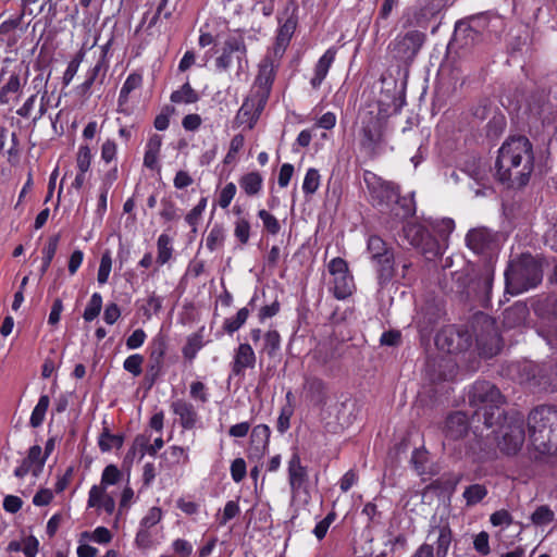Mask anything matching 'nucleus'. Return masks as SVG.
<instances>
[{"label": "nucleus", "mask_w": 557, "mask_h": 557, "mask_svg": "<svg viewBox=\"0 0 557 557\" xmlns=\"http://www.w3.org/2000/svg\"><path fill=\"white\" fill-rule=\"evenodd\" d=\"M533 149L522 135L509 137L499 148L495 162L496 176L510 187L525 186L533 171Z\"/></svg>", "instance_id": "f257e3e1"}, {"label": "nucleus", "mask_w": 557, "mask_h": 557, "mask_svg": "<svg viewBox=\"0 0 557 557\" xmlns=\"http://www.w3.org/2000/svg\"><path fill=\"white\" fill-rule=\"evenodd\" d=\"M368 188L371 201L381 212L389 213L396 219L404 220L416 213L413 193L407 196L400 195L397 184L381 178L369 183Z\"/></svg>", "instance_id": "f03ea898"}, {"label": "nucleus", "mask_w": 557, "mask_h": 557, "mask_svg": "<svg viewBox=\"0 0 557 557\" xmlns=\"http://www.w3.org/2000/svg\"><path fill=\"white\" fill-rule=\"evenodd\" d=\"M529 438L540 454L557 453V407L542 405L528 417Z\"/></svg>", "instance_id": "7ed1b4c3"}, {"label": "nucleus", "mask_w": 557, "mask_h": 557, "mask_svg": "<svg viewBox=\"0 0 557 557\" xmlns=\"http://www.w3.org/2000/svg\"><path fill=\"white\" fill-rule=\"evenodd\" d=\"M274 79L272 61L265 59L260 66L257 76L258 86H255L236 114V122L239 125H247L249 129L253 128L261 112L263 111L269 94L270 86Z\"/></svg>", "instance_id": "20e7f679"}, {"label": "nucleus", "mask_w": 557, "mask_h": 557, "mask_svg": "<svg viewBox=\"0 0 557 557\" xmlns=\"http://www.w3.org/2000/svg\"><path fill=\"white\" fill-rule=\"evenodd\" d=\"M454 281L457 293L465 300L478 301L483 307L488 306L494 281V270L491 264L485 263L480 268L455 272Z\"/></svg>", "instance_id": "39448f33"}, {"label": "nucleus", "mask_w": 557, "mask_h": 557, "mask_svg": "<svg viewBox=\"0 0 557 557\" xmlns=\"http://www.w3.org/2000/svg\"><path fill=\"white\" fill-rule=\"evenodd\" d=\"M469 403L472 407L476 408L474 418L478 421L483 419L486 428L496 425L504 414L500 408L504 404V397L499 389L491 382H475L469 393Z\"/></svg>", "instance_id": "423d86ee"}, {"label": "nucleus", "mask_w": 557, "mask_h": 557, "mask_svg": "<svg viewBox=\"0 0 557 557\" xmlns=\"http://www.w3.org/2000/svg\"><path fill=\"white\" fill-rule=\"evenodd\" d=\"M542 278L541 263L530 253H522L505 271L506 292L511 295L521 294L537 286Z\"/></svg>", "instance_id": "0eeeda50"}, {"label": "nucleus", "mask_w": 557, "mask_h": 557, "mask_svg": "<svg viewBox=\"0 0 557 557\" xmlns=\"http://www.w3.org/2000/svg\"><path fill=\"white\" fill-rule=\"evenodd\" d=\"M367 250L375 270L377 285L383 289L395 276L394 248L380 236L371 235L367 242Z\"/></svg>", "instance_id": "6e6552de"}, {"label": "nucleus", "mask_w": 557, "mask_h": 557, "mask_svg": "<svg viewBox=\"0 0 557 557\" xmlns=\"http://www.w3.org/2000/svg\"><path fill=\"white\" fill-rule=\"evenodd\" d=\"M426 35L423 32L412 29L405 34H398L388 45V51L394 60L404 64H410L422 48Z\"/></svg>", "instance_id": "1a4fd4ad"}, {"label": "nucleus", "mask_w": 557, "mask_h": 557, "mask_svg": "<svg viewBox=\"0 0 557 557\" xmlns=\"http://www.w3.org/2000/svg\"><path fill=\"white\" fill-rule=\"evenodd\" d=\"M360 148L368 154H375L383 143V122L379 114L364 112L358 131Z\"/></svg>", "instance_id": "9d476101"}, {"label": "nucleus", "mask_w": 557, "mask_h": 557, "mask_svg": "<svg viewBox=\"0 0 557 557\" xmlns=\"http://www.w3.org/2000/svg\"><path fill=\"white\" fill-rule=\"evenodd\" d=\"M524 420L517 416L510 418V421L500 426V438L498 441L499 449L507 455H515L520 450L524 443Z\"/></svg>", "instance_id": "9b49d317"}, {"label": "nucleus", "mask_w": 557, "mask_h": 557, "mask_svg": "<svg viewBox=\"0 0 557 557\" xmlns=\"http://www.w3.org/2000/svg\"><path fill=\"white\" fill-rule=\"evenodd\" d=\"M246 53L247 49L243 36L231 35L224 41L221 55L215 59V66L219 71H226L232 64L233 54H235L238 70H243L244 63H247Z\"/></svg>", "instance_id": "f8f14e48"}, {"label": "nucleus", "mask_w": 557, "mask_h": 557, "mask_svg": "<svg viewBox=\"0 0 557 557\" xmlns=\"http://www.w3.org/2000/svg\"><path fill=\"white\" fill-rule=\"evenodd\" d=\"M297 8L293 3H289L285 10L283 11L282 15L285 16V20L283 16H278L277 21L280 24V27L277 29L276 38H275V46H274V54L282 57L285 52L286 48L288 47L290 39L295 33V29L297 27Z\"/></svg>", "instance_id": "ddd939ff"}, {"label": "nucleus", "mask_w": 557, "mask_h": 557, "mask_svg": "<svg viewBox=\"0 0 557 557\" xmlns=\"http://www.w3.org/2000/svg\"><path fill=\"white\" fill-rule=\"evenodd\" d=\"M428 539H433L436 557H447L453 541V533L447 519L432 517Z\"/></svg>", "instance_id": "4468645a"}, {"label": "nucleus", "mask_w": 557, "mask_h": 557, "mask_svg": "<svg viewBox=\"0 0 557 557\" xmlns=\"http://www.w3.org/2000/svg\"><path fill=\"white\" fill-rule=\"evenodd\" d=\"M288 483L294 496L299 495L301 492L308 493L309 474L307 467L302 466L298 453H294L288 460L287 466Z\"/></svg>", "instance_id": "2eb2a0df"}, {"label": "nucleus", "mask_w": 557, "mask_h": 557, "mask_svg": "<svg viewBox=\"0 0 557 557\" xmlns=\"http://www.w3.org/2000/svg\"><path fill=\"white\" fill-rule=\"evenodd\" d=\"M484 325V333L476 335V346L483 357L492 358L500 351L502 338L494 326V321L485 318Z\"/></svg>", "instance_id": "dca6fc26"}, {"label": "nucleus", "mask_w": 557, "mask_h": 557, "mask_svg": "<svg viewBox=\"0 0 557 557\" xmlns=\"http://www.w3.org/2000/svg\"><path fill=\"white\" fill-rule=\"evenodd\" d=\"M271 430L267 424L256 425L250 434L247 456L250 460H260L267 453L270 444Z\"/></svg>", "instance_id": "f3484780"}, {"label": "nucleus", "mask_w": 557, "mask_h": 557, "mask_svg": "<svg viewBox=\"0 0 557 557\" xmlns=\"http://www.w3.org/2000/svg\"><path fill=\"white\" fill-rule=\"evenodd\" d=\"M466 244L474 253H485L494 248L495 235L485 227L473 228L467 233Z\"/></svg>", "instance_id": "a211bd4d"}, {"label": "nucleus", "mask_w": 557, "mask_h": 557, "mask_svg": "<svg viewBox=\"0 0 557 557\" xmlns=\"http://www.w3.org/2000/svg\"><path fill=\"white\" fill-rule=\"evenodd\" d=\"M256 364V354L252 347L247 344H239L235 349L233 361L231 363V372L235 376H243L246 369H252Z\"/></svg>", "instance_id": "6ab92c4d"}, {"label": "nucleus", "mask_w": 557, "mask_h": 557, "mask_svg": "<svg viewBox=\"0 0 557 557\" xmlns=\"http://www.w3.org/2000/svg\"><path fill=\"white\" fill-rule=\"evenodd\" d=\"M171 409L180 419V424L185 430L194 429L198 421L199 414L196 407L186 399H176L172 401Z\"/></svg>", "instance_id": "aec40b11"}, {"label": "nucleus", "mask_w": 557, "mask_h": 557, "mask_svg": "<svg viewBox=\"0 0 557 557\" xmlns=\"http://www.w3.org/2000/svg\"><path fill=\"white\" fill-rule=\"evenodd\" d=\"M414 231L416 236L411 244L421 249L426 259H433L442 255L438 242L433 238L423 227H412L409 232Z\"/></svg>", "instance_id": "412c9836"}, {"label": "nucleus", "mask_w": 557, "mask_h": 557, "mask_svg": "<svg viewBox=\"0 0 557 557\" xmlns=\"http://www.w3.org/2000/svg\"><path fill=\"white\" fill-rule=\"evenodd\" d=\"M337 54L336 47H330L318 60L313 69V76L310 79V85L313 89H319L327 73L335 61Z\"/></svg>", "instance_id": "4be33fe9"}, {"label": "nucleus", "mask_w": 557, "mask_h": 557, "mask_svg": "<svg viewBox=\"0 0 557 557\" xmlns=\"http://www.w3.org/2000/svg\"><path fill=\"white\" fill-rule=\"evenodd\" d=\"M469 429V421L466 413L456 411L450 413L445 421L444 433L449 440L456 441L462 438Z\"/></svg>", "instance_id": "5701e85b"}, {"label": "nucleus", "mask_w": 557, "mask_h": 557, "mask_svg": "<svg viewBox=\"0 0 557 557\" xmlns=\"http://www.w3.org/2000/svg\"><path fill=\"white\" fill-rule=\"evenodd\" d=\"M306 397L314 406H323L326 403V383L317 376H306L304 382Z\"/></svg>", "instance_id": "b1692460"}, {"label": "nucleus", "mask_w": 557, "mask_h": 557, "mask_svg": "<svg viewBox=\"0 0 557 557\" xmlns=\"http://www.w3.org/2000/svg\"><path fill=\"white\" fill-rule=\"evenodd\" d=\"M88 507L103 509L108 515L115 510V500L103 487L91 486L88 494Z\"/></svg>", "instance_id": "393cba45"}, {"label": "nucleus", "mask_w": 557, "mask_h": 557, "mask_svg": "<svg viewBox=\"0 0 557 557\" xmlns=\"http://www.w3.org/2000/svg\"><path fill=\"white\" fill-rule=\"evenodd\" d=\"M23 17L24 13L22 12L0 24V42L5 45L8 48H12L16 45L18 39L16 30L21 26Z\"/></svg>", "instance_id": "a878e982"}, {"label": "nucleus", "mask_w": 557, "mask_h": 557, "mask_svg": "<svg viewBox=\"0 0 557 557\" xmlns=\"http://www.w3.org/2000/svg\"><path fill=\"white\" fill-rule=\"evenodd\" d=\"M354 289L355 283L350 273L334 276L331 290L336 299H346L352 294Z\"/></svg>", "instance_id": "bb28decb"}, {"label": "nucleus", "mask_w": 557, "mask_h": 557, "mask_svg": "<svg viewBox=\"0 0 557 557\" xmlns=\"http://www.w3.org/2000/svg\"><path fill=\"white\" fill-rule=\"evenodd\" d=\"M149 361L164 363V357L168 350V337L162 332H159L150 342L148 346Z\"/></svg>", "instance_id": "cd10ccee"}, {"label": "nucleus", "mask_w": 557, "mask_h": 557, "mask_svg": "<svg viewBox=\"0 0 557 557\" xmlns=\"http://www.w3.org/2000/svg\"><path fill=\"white\" fill-rule=\"evenodd\" d=\"M239 186L247 196L258 195L263 185V177L259 172H249L243 175L239 181Z\"/></svg>", "instance_id": "c85d7f7f"}, {"label": "nucleus", "mask_w": 557, "mask_h": 557, "mask_svg": "<svg viewBox=\"0 0 557 557\" xmlns=\"http://www.w3.org/2000/svg\"><path fill=\"white\" fill-rule=\"evenodd\" d=\"M150 440V435L146 433L136 435L131 448L126 454V459H134L137 457L138 460H141L145 455L148 454V443Z\"/></svg>", "instance_id": "c756f323"}, {"label": "nucleus", "mask_w": 557, "mask_h": 557, "mask_svg": "<svg viewBox=\"0 0 557 557\" xmlns=\"http://www.w3.org/2000/svg\"><path fill=\"white\" fill-rule=\"evenodd\" d=\"M143 84V76L138 73H131L125 79L119 95V106H124L128 101L132 91L138 89Z\"/></svg>", "instance_id": "7c9ffc66"}, {"label": "nucleus", "mask_w": 557, "mask_h": 557, "mask_svg": "<svg viewBox=\"0 0 557 557\" xmlns=\"http://www.w3.org/2000/svg\"><path fill=\"white\" fill-rule=\"evenodd\" d=\"M164 298L157 295L156 292L148 294L145 304L140 307V311L147 320H150L152 315L160 313L163 307Z\"/></svg>", "instance_id": "2f4dec72"}, {"label": "nucleus", "mask_w": 557, "mask_h": 557, "mask_svg": "<svg viewBox=\"0 0 557 557\" xmlns=\"http://www.w3.org/2000/svg\"><path fill=\"white\" fill-rule=\"evenodd\" d=\"M487 488L483 484H471L463 491L462 497L465 498L468 507L475 506L482 502L487 495Z\"/></svg>", "instance_id": "473e14b6"}, {"label": "nucleus", "mask_w": 557, "mask_h": 557, "mask_svg": "<svg viewBox=\"0 0 557 557\" xmlns=\"http://www.w3.org/2000/svg\"><path fill=\"white\" fill-rule=\"evenodd\" d=\"M49 405V396L41 395L30 414L29 424L32 428H39L44 423Z\"/></svg>", "instance_id": "72a5a7b5"}, {"label": "nucleus", "mask_w": 557, "mask_h": 557, "mask_svg": "<svg viewBox=\"0 0 557 557\" xmlns=\"http://www.w3.org/2000/svg\"><path fill=\"white\" fill-rule=\"evenodd\" d=\"M59 242H60V235H53V236L49 237L46 246L44 247L42 263L40 267V275H44L48 271V269L55 256V252L58 250Z\"/></svg>", "instance_id": "f704fd0d"}, {"label": "nucleus", "mask_w": 557, "mask_h": 557, "mask_svg": "<svg viewBox=\"0 0 557 557\" xmlns=\"http://www.w3.org/2000/svg\"><path fill=\"white\" fill-rule=\"evenodd\" d=\"M157 262L160 265L169 262L173 255L172 238L168 234H161L157 239Z\"/></svg>", "instance_id": "c9c22d12"}, {"label": "nucleus", "mask_w": 557, "mask_h": 557, "mask_svg": "<svg viewBox=\"0 0 557 557\" xmlns=\"http://www.w3.org/2000/svg\"><path fill=\"white\" fill-rule=\"evenodd\" d=\"M528 309L524 305L516 304L512 307L505 310L504 323L505 325L512 327L521 324L527 317Z\"/></svg>", "instance_id": "e433bc0d"}, {"label": "nucleus", "mask_w": 557, "mask_h": 557, "mask_svg": "<svg viewBox=\"0 0 557 557\" xmlns=\"http://www.w3.org/2000/svg\"><path fill=\"white\" fill-rule=\"evenodd\" d=\"M203 347V337L200 332L190 334L187 337L186 344L184 345L182 352L183 356L188 360H194L198 351Z\"/></svg>", "instance_id": "4c0bfd02"}, {"label": "nucleus", "mask_w": 557, "mask_h": 557, "mask_svg": "<svg viewBox=\"0 0 557 557\" xmlns=\"http://www.w3.org/2000/svg\"><path fill=\"white\" fill-rule=\"evenodd\" d=\"M171 101L174 103H195L199 96L189 83H185L178 90L171 94Z\"/></svg>", "instance_id": "58836bf2"}, {"label": "nucleus", "mask_w": 557, "mask_h": 557, "mask_svg": "<svg viewBox=\"0 0 557 557\" xmlns=\"http://www.w3.org/2000/svg\"><path fill=\"white\" fill-rule=\"evenodd\" d=\"M123 443L124 436L122 434H111L107 428L103 429L98 440V445L101 451H109L113 447L121 448Z\"/></svg>", "instance_id": "ea45409f"}, {"label": "nucleus", "mask_w": 557, "mask_h": 557, "mask_svg": "<svg viewBox=\"0 0 557 557\" xmlns=\"http://www.w3.org/2000/svg\"><path fill=\"white\" fill-rule=\"evenodd\" d=\"M162 457L169 461L171 466L180 463H188L189 456L186 448L177 445L170 446L163 454Z\"/></svg>", "instance_id": "a19ab883"}, {"label": "nucleus", "mask_w": 557, "mask_h": 557, "mask_svg": "<svg viewBox=\"0 0 557 557\" xmlns=\"http://www.w3.org/2000/svg\"><path fill=\"white\" fill-rule=\"evenodd\" d=\"M555 519V512L548 505L539 506L530 517L532 524L535 527H544L553 522Z\"/></svg>", "instance_id": "79ce46f5"}, {"label": "nucleus", "mask_w": 557, "mask_h": 557, "mask_svg": "<svg viewBox=\"0 0 557 557\" xmlns=\"http://www.w3.org/2000/svg\"><path fill=\"white\" fill-rule=\"evenodd\" d=\"M249 317V310L248 308L244 307L239 309L235 317L227 318L223 322V330L227 334H233L234 332L238 331L247 321Z\"/></svg>", "instance_id": "37998d69"}, {"label": "nucleus", "mask_w": 557, "mask_h": 557, "mask_svg": "<svg viewBox=\"0 0 557 557\" xmlns=\"http://www.w3.org/2000/svg\"><path fill=\"white\" fill-rule=\"evenodd\" d=\"M465 172L481 187L487 186V172L485 166L481 165L480 162L467 163Z\"/></svg>", "instance_id": "c03bdc74"}, {"label": "nucleus", "mask_w": 557, "mask_h": 557, "mask_svg": "<svg viewBox=\"0 0 557 557\" xmlns=\"http://www.w3.org/2000/svg\"><path fill=\"white\" fill-rule=\"evenodd\" d=\"M224 239V227L221 224H214L206 238V247L212 252L223 246Z\"/></svg>", "instance_id": "a18cd8bd"}, {"label": "nucleus", "mask_w": 557, "mask_h": 557, "mask_svg": "<svg viewBox=\"0 0 557 557\" xmlns=\"http://www.w3.org/2000/svg\"><path fill=\"white\" fill-rule=\"evenodd\" d=\"M102 309V296L94 293L84 310L83 318L86 322L94 321Z\"/></svg>", "instance_id": "49530a36"}, {"label": "nucleus", "mask_w": 557, "mask_h": 557, "mask_svg": "<svg viewBox=\"0 0 557 557\" xmlns=\"http://www.w3.org/2000/svg\"><path fill=\"white\" fill-rule=\"evenodd\" d=\"M320 173L317 169L310 168L302 182V191L306 195L314 194L320 186Z\"/></svg>", "instance_id": "de8ad7c7"}, {"label": "nucleus", "mask_w": 557, "mask_h": 557, "mask_svg": "<svg viewBox=\"0 0 557 557\" xmlns=\"http://www.w3.org/2000/svg\"><path fill=\"white\" fill-rule=\"evenodd\" d=\"M111 269H112L111 251L106 250L101 256L98 274H97V281L100 285L108 283Z\"/></svg>", "instance_id": "09e8293b"}, {"label": "nucleus", "mask_w": 557, "mask_h": 557, "mask_svg": "<svg viewBox=\"0 0 557 557\" xmlns=\"http://www.w3.org/2000/svg\"><path fill=\"white\" fill-rule=\"evenodd\" d=\"M281 348V336L277 331L271 330L264 334L263 350L274 357Z\"/></svg>", "instance_id": "8fccbe9b"}, {"label": "nucleus", "mask_w": 557, "mask_h": 557, "mask_svg": "<svg viewBox=\"0 0 557 557\" xmlns=\"http://www.w3.org/2000/svg\"><path fill=\"white\" fill-rule=\"evenodd\" d=\"M454 334L455 333L451 329L442 331L436 336V345L441 349L447 350V352H449V354L455 352L456 350L459 349V346L454 345V341H453Z\"/></svg>", "instance_id": "3c124183"}, {"label": "nucleus", "mask_w": 557, "mask_h": 557, "mask_svg": "<svg viewBox=\"0 0 557 557\" xmlns=\"http://www.w3.org/2000/svg\"><path fill=\"white\" fill-rule=\"evenodd\" d=\"M121 475L122 473L116 466H107L102 471L101 482L100 485H98V487H103L106 490L108 485L116 484L121 479Z\"/></svg>", "instance_id": "603ef678"}, {"label": "nucleus", "mask_w": 557, "mask_h": 557, "mask_svg": "<svg viewBox=\"0 0 557 557\" xmlns=\"http://www.w3.org/2000/svg\"><path fill=\"white\" fill-rule=\"evenodd\" d=\"M21 88V81L18 74H12L9 77L7 84L0 90V102L8 103L9 102V94H15Z\"/></svg>", "instance_id": "864d4df0"}, {"label": "nucleus", "mask_w": 557, "mask_h": 557, "mask_svg": "<svg viewBox=\"0 0 557 557\" xmlns=\"http://www.w3.org/2000/svg\"><path fill=\"white\" fill-rule=\"evenodd\" d=\"M144 357L139 354L128 356L124 362L123 368L134 376H139L143 372Z\"/></svg>", "instance_id": "5fc2aeb1"}, {"label": "nucleus", "mask_w": 557, "mask_h": 557, "mask_svg": "<svg viewBox=\"0 0 557 557\" xmlns=\"http://www.w3.org/2000/svg\"><path fill=\"white\" fill-rule=\"evenodd\" d=\"M189 395L194 400L201 404L208 403L210 398L208 387L200 381H194L190 383Z\"/></svg>", "instance_id": "6e6d98bb"}, {"label": "nucleus", "mask_w": 557, "mask_h": 557, "mask_svg": "<svg viewBox=\"0 0 557 557\" xmlns=\"http://www.w3.org/2000/svg\"><path fill=\"white\" fill-rule=\"evenodd\" d=\"M258 216L262 221L264 228L271 235H276L280 232V230H281L280 222L273 214H271L270 212H268L264 209H261L258 212Z\"/></svg>", "instance_id": "4d7b16f0"}, {"label": "nucleus", "mask_w": 557, "mask_h": 557, "mask_svg": "<svg viewBox=\"0 0 557 557\" xmlns=\"http://www.w3.org/2000/svg\"><path fill=\"white\" fill-rule=\"evenodd\" d=\"M294 413V407L290 404H286L282 407L280 416L277 418L276 429L281 434H284L290 426V418Z\"/></svg>", "instance_id": "13d9d810"}, {"label": "nucleus", "mask_w": 557, "mask_h": 557, "mask_svg": "<svg viewBox=\"0 0 557 557\" xmlns=\"http://www.w3.org/2000/svg\"><path fill=\"white\" fill-rule=\"evenodd\" d=\"M161 210H160V216L164 221H174L180 218L178 211L180 209L176 207V205L166 198L161 199Z\"/></svg>", "instance_id": "bf43d9fd"}, {"label": "nucleus", "mask_w": 557, "mask_h": 557, "mask_svg": "<svg viewBox=\"0 0 557 557\" xmlns=\"http://www.w3.org/2000/svg\"><path fill=\"white\" fill-rule=\"evenodd\" d=\"M234 236L242 245H246L250 237V223L248 220L242 218L235 222Z\"/></svg>", "instance_id": "052dcab7"}, {"label": "nucleus", "mask_w": 557, "mask_h": 557, "mask_svg": "<svg viewBox=\"0 0 557 557\" xmlns=\"http://www.w3.org/2000/svg\"><path fill=\"white\" fill-rule=\"evenodd\" d=\"M236 190H237L236 185L233 182L227 183L222 188V190L219 194V199H218V203L222 209H226L231 205L233 198L236 195Z\"/></svg>", "instance_id": "680f3d73"}, {"label": "nucleus", "mask_w": 557, "mask_h": 557, "mask_svg": "<svg viewBox=\"0 0 557 557\" xmlns=\"http://www.w3.org/2000/svg\"><path fill=\"white\" fill-rule=\"evenodd\" d=\"M91 151L88 146H81L77 151L76 164L81 172H87L91 163Z\"/></svg>", "instance_id": "e2e57ef3"}, {"label": "nucleus", "mask_w": 557, "mask_h": 557, "mask_svg": "<svg viewBox=\"0 0 557 557\" xmlns=\"http://www.w3.org/2000/svg\"><path fill=\"white\" fill-rule=\"evenodd\" d=\"M336 518V513L334 511H331L329 512L325 518H323L321 521H319L312 533L315 535V537L318 540H322L325 537L326 533H327V530L330 528V525L333 523V521L335 520Z\"/></svg>", "instance_id": "0e129e2a"}, {"label": "nucleus", "mask_w": 557, "mask_h": 557, "mask_svg": "<svg viewBox=\"0 0 557 557\" xmlns=\"http://www.w3.org/2000/svg\"><path fill=\"white\" fill-rule=\"evenodd\" d=\"M362 515L368 518V527L376 525L381 523L382 513L379 511L377 506L374 503H367L361 511Z\"/></svg>", "instance_id": "69168bd1"}, {"label": "nucleus", "mask_w": 557, "mask_h": 557, "mask_svg": "<svg viewBox=\"0 0 557 557\" xmlns=\"http://www.w3.org/2000/svg\"><path fill=\"white\" fill-rule=\"evenodd\" d=\"M231 476L234 482L239 483L247 473L246 461L243 458H236L231 463Z\"/></svg>", "instance_id": "338daca9"}, {"label": "nucleus", "mask_w": 557, "mask_h": 557, "mask_svg": "<svg viewBox=\"0 0 557 557\" xmlns=\"http://www.w3.org/2000/svg\"><path fill=\"white\" fill-rule=\"evenodd\" d=\"M473 547L479 554H481L483 556L488 555L491 552L488 533L485 531H481L474 537Z\"/></svg>", "instance_id": "774afa93"}]
</instances>
